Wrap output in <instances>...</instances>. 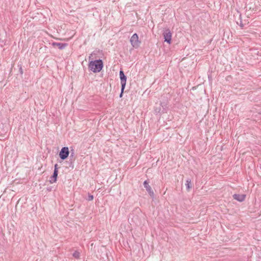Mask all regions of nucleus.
Listing matches in <instances>:
<instances>
[{"instance_id": "obj_7", "label": "nucleus", "mask_w": 261, "mask_h": 261, "mask_svg": "<svg viewBox=\"0 0 261 261\" xmlns=\"http://www.w3.org/2000/svg\"><path fill=\"white\" fill-rule=\"evenodd\" d=\"M51 45L54 47H58L60 49H63L68 46V44L66 43L53 42Z\"/></svg>"}, {"instance_id": "obj_9", "label": "nucleus", "mask_w": 261, "mask_h": 261, "mask_svg": "<svg viewBox=\"0 0 261 261\" xmlns=\"http://www.w3.org/2000/svg\"><path fill=\"white\" fill-rule=\"evenodd\" d=\"M58 174V172L54 171L53 175L50 177L49 182L50 184H53L57 181Z\"/></svg>"}, {"instance_id": "obj_6", "label": "nucleus", "mask_w": 261, "mask_h": 261, "mask_svg": "<svg viewBox=\"0 0 261 261\" xmlns=\"http://www.w3.org/2000/svg\"><path fill=\"white\" fill-rule=\"evenodd\" d=\"M119 75L120 79V82L121 87L123 88H125L126 83V76L124 74V73L123 70H120L119 72Z\"/></svg>"}, {"instance_id": "obj_15", "label": "nucleus", "mask_w": 261, "mask_h": 261, "mask_svg": "<svg viewBox=\"0 0 261 261\" xmlns=\"http://www.w3.org/2000/svg\"><path fill=\"white\" fill-rule=\"evenodd\" d=\"M94 197L92 195L88 193V198L86 199L88 201H92L93 200Z\"/></svg>"}, {"instance_id": "obj_3", "label": "nucleus", "mask_w": 261, "mask_h": 261, "mask_svg": "<svg viewBox=\"0 0 261 261\" xmlns=\"http://www.w3.org/2000/svg\"><path fill=\"white\" fill-rule=\"evenodd\" d=\"M163 35L164 37V41L166 42L168 44H170L171 43L172 37V33L170 30L169 29L164 30L163 33Z\"/></svg>"}, {"instance_id": "obj_14", "label": "nucleus", "mask_w": 261, "mask_h": 261, "mask_svg": "<svg viewBox=\"0 0 261 261\" xmlns=\"http://www.w3.org/2000/svg\"><path fill=\"white\" fill-rule=\"evenodd\" d=\"M18 67H19V72L20 73V74L22 75L23 74V70H22V65H21V64H20L19 63L18 64Z\"/></svg>"}, {"instance_id": "obj_16", "label": "nucleus", "mask_w": 261, "mask_h": 261, "mask_svg": "<svg viewBox=\"0 0 261 261\" xmlns=\"http://www.w3.org/2000/svg\"><path fill=\"white\" fill-rule=\"evenodd\" d=\"M124 89L125 88H123L122 87H121V93L119 95V97L121 98L123 96V92H124Z\"/></svg>"}, {"instance_id": "obj_13", "label": "nucleus", "mask_w": 261, "mask_h": 261, "mask_svg": "<svg viewBox=\"0 0 261 261\" xmlns=\"http://www.w3.org/2000/svg\"><path fill=\"white\" fill-rule=\"evenodd\" d=\"M239 19H240V22L239 21H237V23L238 24H239L240 26L241 27L242 29L244 27V24L242 23V18H241V14H239Z\"/></svg>"}, {"instance_id": "obj_17", "label": "nucleus", "mask_w": 261, "mask_h": 261, "mask_svg": "<svg viewBox=\"0 0 261 261\" xmlns=\"http://www.w3.org/2000/svg\"><path fill=\"white\" fill-rule=\"evenodd\" d=\"M58 168H59V167H58V164H56L55 165V168H54V171L58 172Z\"/></svg>"}, {"instance_id": "obj_5", "label": "nucleus", "mask_w": 261, "mask_h": 261, "mask_svg": "<svg viewBox=\"0 0 261 261\" xmlns=\"http://www.w3.org/2000/svg\"><path fill=\"white\" fill-rule=\"evenodd\" d=\"M143 185L147 191L148 194L151 197L153 198L154 196V192L151 187L149 185V181L148 180H145L143 182Z\"/></svg>"}, {"instance_id": "obj_8", "label": "nucleus", "mask_w": 261, "mask_h": 261, "mask_svg": "<svg viewBox=\"0 0 261 261\" xmlns=\"http://www.w3.org/2000/svg\"><path fill=\"white\" fill-rule=\"evenodd\" d=\"M232 196L234 199L239 202H242L245 200L246 195L234 194Z\"/></svg>"}, {"instance_id": "obj_12", "label": "nucleus", "mask_w": 261, "mask_h": 261, "mask_svg": "<svg viewBox=\"0 0 261 261\" xmlns=\"http://www.w3.org/2000/svg\"><path fill=\"white\" fill-rule=\"evenodd\" d=\"M72 255L74 258H75L76 259H79L80 256V253L77 251H75L73 252Z\"/></svg>"}, {"instance_id": "obj_10", "label": "nucleus", "mask_w": 261, "mask_h": 261, "mask_svg": "<svg viewBox=\"0 0 261 261\" xmlns=\"http://www.w3.org/2000/svg\"><path fill=\"white\" fill-rule=\"evenodd\" d=\"M186 188H187V190L188 191H190V190L192 189V184L191 183V179L190 178H188L187 180H186Z\"/></svg>"}, {"instance_id": "obj_4", "label": "nucleus", "mask_w": 261, "mask_h": 261, "mask_svg": "<svg viewBox=\"0 0 261 261\" xmlns=\"http://www.w3.org/2000/svg\"><path fill=\"white\" fill-rule=\"evenodd\" d=\"M69 154V148L68 147H63L62 148L60 153L59 156L62 160L66 159Z\"/></svg>"}, {"instance_id": "obj_11", "label": "nucleus", "mask_w": 261, "mask_h": 261, "mask_svg": "<svg viewBox=\"0 0 261 261\" xmlns=\"http://www.w3.org/2000/svg\"><path fill=\"white\" fill-rule=\"evenodd\" d=\"M70 159L71 160L74 161L75 159V153L74 149H72L70 151Z\"/></svg>"}, {"instance_id": "obj_2", "label": "nucleus", "mask_w": 261, "mask_h": 261, "mask_svg": "<svg viewBox=\"0 0 261 261\" xmlns=\"http://www.w3.org/2000/svg\"><path fill=\"white\" fill-rule=\"evenodd\" d=\"M130 42L131 43L132 45L134 48H138L140 46V44L141 43L140 41H139L138 35L137 33H135L132 36L130 39Z\"/></svg>"}, {"instance_id": "obj_1", "label": "nucleus", "mask_w": 261, "mask_h": 261, "mask_svg": "<svg viewBox=\"0 0 261 261\" xmlns=\"http://www.w3.org/2000/svg\"><path fill=\"white\" fill-rule=\"evenodd\" d=\"M103 67L102 60L98 59L94 61H91L88 64V68L94 73L100 72Z\"/></svg>"}]
</instances>
